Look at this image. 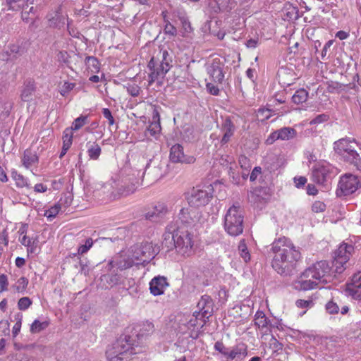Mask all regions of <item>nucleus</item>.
<instances>
[{"label":"nucleus","mask_w":361,"mask_h":361,"mask_svg":"<svg viewBox=\"0 0 361 361\" xmlns=\"http://www.w3.org/2000/svg\"><path fill=\"white\" fill-rule=\"evenodd\" d=\"M274 254L271 266L281 275H288L301 258L300 248L288 238L275 239L271 244Z\"/></svg>","instance_id":"nucleus-1"},{"label":"nucleus","mask_w":361,"mask_h":361,"mask_svg":"<svg viewBox=\"0 0 361 361\" xmlns=\"http://www.w3.org/2000/svg\"><path fill=\"white\" fill-rule=\"evenodd\" d=\"M334 279L331 268L326 261H319L305 269L293 282L298 290H309L324 288Z\"/></svg>","instance_id":"nucleus-2"},{"label":"nucleus","mask_w":361,"mask_h":361,"mask_svg":"<svg viewBox=\"0 0 361 361\" xmlns=\"http://www.w3.org/2000/svg\"><path fill=\"white\" fill-rule=\"evenodd\" d=\"M156 250L150 243H145L135 245L126 252L121 255L110 264L120 270L127 269L133 265H138L149 262L154 257Z\"/></svg>","instance_id":"nucleus-3"},{"label":"nucleus","mask_w":361,"mask_h":361,"mask_svg":"<svg viewBox=\"0 0 361 361\" xmlns=\"http://www.w3.org/2000/svg\"><path fill=\"white\" fill-rule=\"evenodd\" d=\"M136 353L135 348L129 342V338L117 340L106 351V356L109 361H127L130 357Z\"/></svg>","instance_id":"nucleus-4"},{"label":"nucleus","mask_w":361,"mask_h":361,"mask_svg":"<svg viewBox=\"0 0 361 361\" xmlns=\"http://www.w3.org/2000/svg\"><path fill=\"white\" fill-rule=\"evenodd\" d=\"M244 216L240 206L233 204L224 216V229L231 236H238L243 231Z\"/></svg>","instance_id":"nucleus-5"},{"label":"nucleus","mask_w":361,"mask_h":361,"mask_svg":"<svg viewBox=\"0 0 361 361\" xmlns=\"http://www.w3.org/2000/svg\"><path fill=\"white\" fill-rule=\"evenodd\" d=\"M157 59L152 57L148 63L150 70L149 73V86L159 79H162L170 69V61L168 59L169 54L166 50L159 51Z\"/></svg>","instance_id":"nucleus-6"},{"label":"nucleus","mask_w":361,"mask_h":361,"mask_svg":"<svg viewBox=\"0 0 361 361\" xmlns=\"http://www.w3.org/2000/svg\"><path fill=\"white\" fill-rule=\"evenodd\" d=\"M176 251L184 257H190L194 253V236L189 231L178 228L172 235Z\"/></svg>","instance_id":"nucleus-7"},{"label":"nucleus","mask_w":361,"mask_h":361,"mask_svg":"<svg viewBox=\"0 0 361 361\" xmlns=\"http://www.w3.org/2000/svg\"><path fill=\"white\" fill-rule=\"evenodd\" d=\"M213 192L214 188L212 185H197L187 194L186 199L191 207L200 208L210 202Z\"/></svg>","instance_id":"nucleus-8"},{"label":"nucleus","mask_w":361,"mask_h":361,"mask_svg":"<svg viewBox=\"0 0 361 361\" xmlns=\"http://www.w3.org/2000/svg\"><path fill=\"white\" fill-rule=\"evenodd\" d=\"M357 147L361 150V145H359L354 139L341 138L334 142L336 152L350 164L359 157Z\"/></svg>","instance_id":"nucleus-9"},{"label":"nucleus","mask_w":361,"mask_h":361,"mask_svg":"<svg viewBox=\"0 0 361 361\" xmlns=\"http://www.w3.org/2000/svg\"><path fill=\"white\" fill-rule=\"evenodd\" d=\"M360 188H361V178L352 173H345L340 178L336 195L338 197L347 196L354 193Z\"/></svg>","instance_id":"nucleus-10"},{"label":"nucleus","mask_w":361,"mask_h":361,"mask_svg":"<svg viewBox=\"0 0 361 361\" xmlns=\"http://www.w3.org/2000/svg\"><path fill=\"white\" fill-rule=\"evenodd\" d=\"M10 9L13 11H22L21 18L28 23L31 18L30 14L35 15L37 8L34 5H37L41 0H6Z\"/></svg>","instance_id":"nucleus-11"},{"label":"nucleus","mask_w":361,"mask_h":361,"mask_svg":"<svg viewBox=\"0 0 361 361\" xmlns=\"http://www.w3.org/2000/svg\"><path fill=\"white\" fill-rule=\"evenodd\" d=\"M331 170V166L327 162L316 164L312 169L314 181L318 184H323L330 177Z\"/></svg>","instance_id":"nucleus-12"},{"label":"nucleus","mask_w":361,"mask_h":361,"mask_svg":"<svg viewBox=\"0 0 361 361\" xmlns=\"http://www.w3.org/2000/svg\"><path fill=\"white\" fill-rule=\"evenodd\" d=\"M347 295L356 300L361 299V271L355 273L346 283Z\"/></svg>","instance_id":"nucleus-13"},{"label":"nucleus","mask_w":361,"mask_h":361,"mask_svg":"<svg viewBox=\"0 0 361 361\" xmlns=\"http://www.w3.org/2000/svg\"><path fill=\"white\" fill-rule=\"evenodd\" d=\"M169 158L173 163L192 164L195 161L193 156L184 154L183 147L180 144L171 147Z\"/></svg>","instance_id":"nucleus-14"},{"label":"nucleus","mask_w":361,"mask_h":361,"mask_svg":"<svg viewBox=\"0 0 361 361\" xmlns=\"http://www.w3.org/2000/svg\"><path fill=\"white\" fill-rule=\"evenodd\" d=\"M226 357L228 360L243 361L247 355V346L243 343L228 348Z\"/></svg>","instance_id":"nucleus-15"},{"label":"nucleus","mask_w":361,"mask_h":361,"mask_svg":"<svg viewBox=\"0 0 361 361\" xmlns=\"http://www.w3.org/2000/svg\"><path fill=\"white\" fill-rule=\"evenodd\" d=\"M207 70V73L214 82H222L224 78V74L223 73V65L219 58L213 59L212 63L208 66Z\"/></svg>","instance_id":"nucleus-16"},{"label":"nucleus","mask_w":361,"mask_h":361,"mask_svg":"<svg viewBox=\"0 0 361 361\" xmlns=\"http://www.w3.org/2000/svg\"><path fill=\"white\" fill-rule=\"evenodd\" d=\"M169 286L166 278L164 276H155L149 282L150 293L154 296L163 295Z\"/></svg>","instance_id":"nucleus-17"},{"label":"nucleus","mask_w":361,"mask_h":361,"mask_svg":"<svg viewBox=\"0 0 361 361\" xmlns=\"http://www.w3.org/2000/svg\"><path fill=\"white\" fill-rule=\"evenodd\" d=\"M93 196L99 201L111 197L112 186L110 184L96 183L92 186Z\"/></svg>","instance_id":"nucleus-18"},{"label":"nucleus","mask_w":361,"mask_h":361,"mask_svg":"<svg viewBox=\"0 0 361 361\" xmlns=\"http://www.w3.org/2000/svg\"><path fill=\"white\" fill-rule=\"evenodd\" d=\"M197 312L203 318L208 319L212 314V301L209 296L203 295L197 303Z\"/></svg>","instance_id":"nucleus-19"},{"label":"nucleus","mask_w":361,"mask_h":361,"mask_svg":"<svg viewBox=\"0 0 361 361\" xmlns=\"http://www.w3.org/2000/svg\"><path fill=\"white\" fill-rule=\"evenodd\" d=\"M207 318H203L200 314V312L195 311L191 319L188 322V329L191 330V331H198L202 329L207 322ZM191 336H193L192 332L190 334Z\"/></svg>","instance_id":"nucleus-20"},{"label":"nucleus","mask_w":361,"mask_h":361,"mask_svg":"<svg viewBox=\"0 0 361 361\" xmlns=\"http://www.w3.org/2000/svg\"><path fill=\"white\" fill-rule=\"evenodd\" d=\"M197 211L193 209L183 208L179 213V219L186 224H191L199 221Z\"/></svg>","instance_id":"nucleus-21"},{"label":"nucleus","mask_w":361,"mask_h":361,"mask_svg":"<svg viewBox=\"0 0 361 361\" xmlns=\"http://www.w3.org/2000/svg\"><path fill=\"white\" fill-rule=\"evenodd\" d=\"M353 250L354 247L352 245L342 243L336 250L334 257L341 258L348 262Z\"/></svg>","instance_id":"nucleus-22"},{"label":"nucleus","mask_w":361,"mask_h":361,"mask_svg":"<svg viewBox=\"0 0 361 361\" xmlns=\"http://www.w3.org/2000/svg\"><path fill=\"white\" fill-rule=\"evenodd\" d=\"M222 130L224 131V136L221 139V143L225 144L229 141L235 130L234 126L230 119L226 118L224 121Z\"/></svg>","instance_id":"nucleus-23"},{"label":"nucleus","mask_w":361,"mask_h":361,"mask_svg":"<svg viewBox=\"0 0 361 361\" xmlns=\"http://www.w3.org/2000/svg\"><path fill=\"white\" fill-rule=\"evenodd\" d=\"M87 152L90 159L97 160L102 153V149L97 142H89Z\"/></svg>","instance_id":"nucleus-24"},{"label":"nucleus","mask_w":361,"mask_h":361,"mask_svg":"<svg viewBox=\"0 0 361 361\" xmlns=\"http://www.w3.org/2000/svg\"><path fill=\"white\" fill-rule=\"evenodd\" d=\"M38 161L37 156L31 150H25L23 158V164L27 169L32 166Z\"/></svg>","instance_id":"nucleus-25"},{"label":"nucleus","mask_w":361,"mask_h":361,"mask_svg":"<svg viewBox=\"0 0 361 361\" xmlns=\"http://www.w3.org/2000/svg\"><path fill=\"white\" fill-rule=\"evenodd\" d=\"M153 121L149 125L147 130L152 136H157L161 131V125L159 122V116L157 112L153 116Z\"/></svg>","instance_id":"nucleus-26"},{"label":"nucleus","mask_w":361,"mask_h":361,"mask_svg":"<svg viewBox=\"0 0 361 361\" xmlns=\"http://www.w3.org/2000/svg\"><path fill=\"white\" fill-rule=\"evenodd\" d=\"M255 317V324L259 329H264L268 328L269 321L262 311H257Z\"/></svg>","instance_id":"nucleus-27"},{"label":"nucleus","mask_w":361,"mask_h":361,"mask_svg":"<svg viewBox=\"0 0 361 361\" xmlns=\"http://www.w3.org/2000/svg\"><path fill=\"white\" fill-rule=\"evenodd\" d=\"M238 162L241 169L243 170L242 172V177L243 179H246L251 169L250 161L247 157L241 155L239 157Z\"/></svg>","instance_id":"nucleus-28"},{"label":"nucleus","mask_w":361,"mask_h":361,"mask_svg":"<svg viewBox=\"0 0 361 361\" xmlns=\"http://www.w3.org/2000/svg\"><path fill=\"white\" fill-rule=\"evenodd\" d=\"M24 49L19 44H12L8 47L6 51L9 57L8 59H12L18 56L22 55Z\"/></svg>","instance_id":"nucleus-29"},{"label":"nucleus","mask_w":361,"mask_h":361,"mask_svg":"<svg viewBox=\"0 0 361 361\" xmlns=\"http://www.w3.org/2000/svg\"><path fill=\"white\" fill-rule=\"evenodd\" d=\"M278 131H279L278 134L279 135V138H280V140H288L292 139L296 135L295 130L293 128H290V127L282 128L280 130H279Z\"/></svg>","instance_id":"nucleus-30"},{"label":"nucleus","mask_w":361,"mask_h":361,"mask_svg":"<svg viewBox=\"0 0 361 361\" xmlns=\"http://www.w3.org/2000/svg\"><path fill=\"white\" fill-rule=\"evenodd\" d=\"M308 97V92L305 89L297 90L292 97V100L295 104H299L305 102Z\"/></svg>","instance_id":"nucleus-31"},{"label":"nucleus","mask_w":361,"mask_h":361,"mask_svg":"<svg viewBox=\"0 0 361 361\" xmlns=\"http://www.w3.org/2000/svg\"><path fill=\"white\" fill-rule=\"evenodd\" d=\"M49 326L47 321L40 322L38 319H35L30 326V332L32 334L39 333L44 330Z\"/></svg>","instance_id":"nucleus-32"},{"label":"nucleus","mask_w":361,"mask_h":361,"mask_svg":"<svg viewBox=\"0 0 361 361\" xmlns=\"http://www.w3.org/2000/svg\"><path fill=\"white\" fill-rule=\"evenodd\" d=\"M238 251L240 256L243 259L245 262H247L250 259V254L247 250V247L245 244V240H241L238 245Z\"/></svg>","instance_id":"nucleus-33"},{"label":"nucleus","mask_w":361,"mask_h":361,"mask_svg":"<svg viewBox=\"0 0 361 361\" xmlns=\"http://www.w3.org/2000/svg\"><path fill=\"white\" fill-rule=\"evenodd\" d=\"M348 261L342 259L341 258H335L332 262V267L334 269V272L341 274L345 269V264Z\"/></svg>","instance_id":"nucleus-34"},{"label":"nucleus","mask_w":361,"mask_h":361,"mask_svg":"<svg viewBox=\"0 0 361 361\" xmlns=\"http://www.w3.org/2000/svg\"><path fill=\"white\" fill-rule=\"evenodd\" d=\"M28 285V280L24 276L20 277L16 281V283L13 286V288L17 293H24Z\"/></svg>","instance_id":"nucleus-35"},{"label":"nucleus","mask_w":361,"mask_h":361,"mask_svg":"<svg viewBox=\"0 0 361 361\" xmlns=\"http://www.w3.org/2000/svg\"><path fill=\"white\" fill-rule=\"evenodd\" d=\"M35 87L34 85L32 83H29L26 85L21 93V99L24 102H27L31 99V97L32 95V93L34 92Z\"/></svg>","instance_id":"nucleus-36"},{"label":"nucleus","mask_w":361,"mask_h":361,"mask_svg":"<svg viewBox=\"0 0 361 361\" xmlns=\"http://www.w3.org/2000/svg\"><path fill=\"white\" fill-rule=\"evenodd\" d=\"M93 240L92 238H87L85 242V244L83 245H81L80 246H79V247L78 248V252L76 254H73V256H76L77 255H82L85 253H87L90 249L92 247L93 245Z\"/></svg>","instance_id":"nucleus-37"},{"label":"nucleus","mask_w":361,"mask_h":361,"mask_svg":"<svg viewBox=\"0 0 361 361\" xmlns=\"http://www.w3.org/2000/svg\"><path fill=\"white\" fill-rule=\"evenodd\" d=\"M12 109V104L9 102H0V118L8 116Z\"/></svg>","instance_id":"nucleus-38"},{"label":"nucleus","mask_w":361,"mask_h":361,"mask_svg":"<svg viewBox=\"0 0 361 361\" xmlns=\"http://www.w3.org/2000/svg\"><path fill=\"white\" fill-rule=\"evenodd\" d=\"M85 63L88 68L92 72H98L99 70V61L94 56H87L85 58Z\"/></svg>","instance_id":"nucleus-39"},{"label":"nucleus","mask_w":361,"mask_h":361,"mask_svg":"<svg viewBox=\"0 0 361 361\" xmlns=\"http://www.w3.org/2000/svg\"><path fill=\"white\" fill-rule=\"evenodd\" d=\"M61 209L60 203H56L54 206L51 207L49 209L45 211L44 216L48 219H52L56 216Z\"/></svg>","instance_id":"nucleus-40"},{"label":"nucleus","mask_w":361,"mask_h":361,"mask_svg":"<svg viewBox=\"0 0 361 361\" xmlns=\"http://www.w3.org/2000/svg\"><path fill=\"white\" fill-rule=\"evenodd\" d=\"M271 116V111L269 109L261 108L256 113L257 120L262 122L269 119Z\"/></svg>","instance_id":"nucleus-41"},{"label":"nucleus","mask_w":361,"mask_h":361,"mask_svg":"<svg viewBox=\"0 0 361 361\" xmlns=\"http://www.w3.org/2000/svg\"><path fill=\"white\" fill-rule=\"evenodd\" d=\"M87 120V116H80L76 119L74 120V121L72 123L71 128L73 130H78L80 129L86 123Z\"/></svg>","instance_id":"nucleus-42"},{"label":"nucleus","mask_w":361,"mask_h":361,"mask_svg":"<svg viewBox=\"0 0 361 361\" xmlns=\"http://www.w3.org/2000/svg\"><path fill=\"white\" fill-rule=\"evenodd\" d=\"M32 302L28 297H23L18 302V307L20 310L25 311L27 310Z\"/></svg>","instance_id":"nucleus-43"},{"label":"nucleus","mask_w":361,"mask_h":361,"mask_svg":"<svg viewBox=\"0 0 361 361\" xmlns=\"http://www.w3.org/2000/svg\"><path fill=\"white\" fill-rule=\"evenodd\" d=\"M329 119V116L326 114H322L317 115L314 118L310 121V125H318L327 121Z\"/></svg>","instance_id":"nucleus-44"},{"label":"nucleus","mask_w":361,"mask_h":361,"mask_svg":"<svg viewBox=\"0 0 361 361\" xmlns=\"http://www.w3.org/2000/svg\"><path fill=\"white\" fill-rule=\"evenodd\" d=\"M16 322L14 324V326H13V329H12V335H13V338H16L18 336V334H19V332L20 331L21 325H22V316L18 315V317H16Z\"/></svg>","instance_id":"nucleus-45"},{"label":"nucleus","mask_w":361,"mask_h":361,"mask_svg":"<svg viewBox=\"0 0 361 361\" xmlns=\"http://www.w3.org/2000/svg\"><path fill=\"white\" fill-rule=\"evenodd\" d=\"M326 310L331 314H337L339 312V307L336 302L331 300L326 304Z\"/></svg>","instance_id":"nucleus-46"},{"label":"nucleus","mask_w":361,"mask_h":361,"mask_svg":"<svg viewBox=\"0 0 361 361\" xmlns=\"http://www.w3.org/2000/svg\"><path fill=\"white\" fill-rule=\"evenodd\" d=\"M75 83L65 82L61 87V90H60L61 94L63 96H65L70 91H71L75 87Z\"/></svg>","instance_id":"nucleus-47"},{"label":"nucleus","mask_w":361,"mask_h":361,"mask_svg":"<svg viewBox=\"0 0 361 361\" xmlns=\"http://www.w3.org/2000/svg\"><path fill=\"white\" fill-rule=\"evenodd\" d=\"M13 178L16 180L18 187L23 188L27 185L26 180L20 174H18L17 173H13Z\"/></svg>","instance_id":"nucleus-48"},{"label":"nucleus","mask_w":361,"mask_h":361,"mask_svg":"<svg viewBox=\"0 0 361 361\" xmlns=\"http://www.w3.org/2000/svg\"><path fill=\"white\" fill-rule=\"evenodd\" d=\"M153 214L152 215H156L159 216L161 214L166 213L167 211V207L164 203H158L154 208Z\"/></svg>","instance_id":"nucleus-49"},{"label":"nucleus","mask_w":361,"mask_h":361,"mask_svg":"<svg viewBox=\"0 0 361 361\" xmlns=\"http://www.w3.org/2000/svg\"><path fill=\"white\" fill-rule=\"evenodd\" d=\"M326 209V204L321 201H315L312 206V209L314 212H322Z\"/></svg>","instance_id":"nucleus-50"},{"label":"nucleus","mask_w":361,"mask_h":361,"mask_svg":"<svg viewBox=\"0 0 361 361\" xmlns=\"http://www.w3.org/2000/svg\"><path fill=\"white\" fill-rule=\"evenodd\" d=\"M214 348L216 351L219 352L224 357H226V353H227L228 348L226 347L222 342H216Z\"/></svg>","instance_id":"nucleus-51"},{"label":"nucleus","mask_w":361,"mask_h":361,"mask_svg":"<svg viewBox=\"0 0 361 361\" xmlns=\"http://www.w3.org/2000/svg\"><path fill=\"white\" fill-rule=\"evenodd\" d=\"M8 286V278L5 274L0 275V291L7 290Z\"/></svg>","instance_id":"nucleus-52"},{"label":"nucleus","mask_w":361,"mask_h":361,"mask_svg":"<svg viewBox=\"0 0 361 361\" xmlns=\"http://www.w3.org/2000/svg\"><path fill=\"white\" fill-rule=\"evenodd\" d=\"M73 133L71 130L66 129L63 135V143L72 144Z\"/></svg>","instance_id":"nucleus-53"},{"label":"nucleus","mask_w":361,"mask_h":361,"mask_svg":"<svg viewBox=\"0 0 361 361\" xmlns=\"http://www.w3.org/2000/svg\"><path fill=\"white\" fill-rule=\"evenodd\" d=\"M102 114L104 118H106L108 120L109 126H112L114 124V118L111 114V111L109 109L104 108L102 109Z\"/></svg>","instance_id":"nucleus-54"},{"label":"nucleus","mask_w":361,"mask_h":361,"mask_svg":"<svg viewBox=\"0 0 361 361\" xmlns=\"http://www.w3.org/2000/svg\"><path fill=\"white\" fill-rule=\"evenodd\" d=\"M57 59L59 62L66 63L68 62L69 55L66 51H60L57 54Z\"/></svg>","instance_id":"nucleus-55"},{"label":"nucleus","mask_w":361,"mask_h":361,"mask_svg":"<svg viewBox=\"0 0 361 361\" xmlns=\"http://www.w3.org/2000/svg\"><path fill=\"white\" fill-rule=\"evenodd\" d=\"M19 242L24 246L27 247L30 244L35 243V240L32 238L27 236V235H24L23 237H19Z\"/></svg>","instance_id":"nucleus-56"},{"label":"nucleus","mask_w":361,"mask_h":361,"mask_svg":"<svg viewBox=\"0 0 361 361\" xmlns=\"http://www.w3.org/2000/svg\"><path fill=\"white\" fill-rule=\"evenodd\" d=\"M296 305L300 308H308L312 305V301L310 300H298Z\"/></svg>","instance_id":"nucleus-57"},{"label":"nucleus","mask_w":361,"mask_h":361,"mask_svg":"<svg viewBox=\"0 0 361 361\" xmlns=\"http://www.w3.org/2000/svg\"><path fill=\"white\" fill-rule=\"evenodd\" d=\"M127 90H128V93L130 95H132L133 97H136L140 93V87H138V85H137L135 84L130 85L127 87Z\"/></svg>","instance_id":"nucleus-58"},{"label":"nucleus","mask_w":361,"mask_h":361,"mask_svg":"<svg viewBox=\"0 0 361 361\" xmlns=\"http://www.w3.org/2000/svg\"><path fill=\"white\" fill-rule=\"evenodd\" d=\"M142 330L146 332L143 333V334H149L154 331V324L152 322L147 321L143 323Z\"/></svg>","instance_id":"nucleus-59"},{"label":"nucleus","mask_w":361,"mask_h":361,"mask_svg":"<svg viewBox=\"0 0 361 361\" xmlns=\"http://www.w3.org/2000/svg\"><path fill=\"white\" fill-rule=\"evenodd\" d=\"M262 173V169L259 166H256L253 169L250 176V181H255L259 175Z\"/></svg>","instance_id":"nucleus-60"},{"label":"nucleus","mask_w":361,"mask_h":361,"mask_svg":"<svg viewBox=\"0 0 361 361\" xmlns=\"http://www.w3.org/2000/svg\"><path fill=\"white\" fill-rule=\"evenodd\" d=\"M207 90L213 95H218L219 92V89L212 82H208L207 84Z\"/></svg>","instance_id":"nucleus-61"},{"label":"nucleus","mask_w":361,"mask_h":361,"mask_svg":"<svg viewBox=\"0 0 361 361\" xmlns=\"http://www.w3.org/2000/svg\"><path fill=\"white\" fill-rule=\"evenodd\" d=\"M306 182H307V179H306V178H305L303 176H300L298 178H297V177L294 178V183L297 188H300V187L305 185Z\"/></svg>","instance_id":"nucleus-62"},{"label":"nucleus","mask_w":361,"mask_h":361,"mask_svg":"<svg viewBox=\"0 0 361 361\" xmlns=\"http://www.w3.org/2000/svg\"><path fill=\"white\" fill-rule=\"evenodd\" d=\"M334 43L333 40H329L324 46L322 51V59H324L325 56H326L328 49L332 46Z\"/></svg>","instance_id":"nucleus-63"},{"label":"nucleus","mask_w":361,"mask_h":361,"mask_svg":"<svg viewBox=\"0 0 361 361\" xmlns=\"http://www.w3.org/2000/svg\"><path fill=\"white\" fill-rule=\"evenodd\" d=\"M279 131H274L272 133L270 136L267 138V142L268 144H272L276 140L280 139L279 135Z\"/></svg>","instance_id":"nucleus-64"}]
</instances>
